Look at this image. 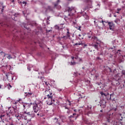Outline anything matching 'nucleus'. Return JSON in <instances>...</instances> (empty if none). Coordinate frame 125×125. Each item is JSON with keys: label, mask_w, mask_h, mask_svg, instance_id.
Segmentation results:
<instances>
[{"label": "nucleus", "mask_w": 125, "mask_h": 125, "mask_svg": "<svg viewBox=\"0 0 125 125\" xmlns=\"http://www.w3.org/2000/svg\"><path fill=\"white\" fill-rule=\"evenodd\" d=\"M23 117L24 120H28L27 122H31L32 121V119L36 117V114L34 113V111L28 112L25 111L24 112Z\"/></svg>", "instance_id": "2"}, {"label": "nucleus", "mask_w": 125, "mask_h": 125, "mask_svg": "<svg viewBox=\"0 0 125 125\" xmlns=\"http://www.w3.org/2000/svg\"><path fill=\"white\" fill-rule=\"evenodd\" d=\"M118 116L119 117V120L120 121H123V116H122V114L119 113L118 114Z\"/></svg>", "instance_id": "20"}, {"label": "nucleus", "mask_w": 125, "mask_h": 125, "mask_svg": "<svg viewBox=\"0 0 125 125\" xmlns=\"http://www.w3.org/2000/svg\"><path fill=\"white\" fill-rule=\"evenodd\" d=\"M108 25H109V29L111 30V31H113L115 27L114 23L113 22H108Z\"/></svg>", "instance_id": "9"}, {"label": "nucleus", "mask_w": 125, "mask_h": 125, "mask_svg": "<svg viewBox=\"0 0 125 125\" xmlns=\"http://www.w3.org/2000/svg\"><path fill=\"white\" fill-rule=\"evenodd\" d=\"M43 8L45 9L46 12V11H53L54 8L50 6H47V5L45 4L43 5Z\"/></svg>", "instance_id": "8"}, {"label": "nucleus", "mask_w": 125, "mask_h": 125, "mask_svg": "<svg viewBox=\"0 0 125 125\" xmlns=\"http://www.w3.org/2000/svg\"><path fill=\"white\" fill-rule=\"evenodd\" d=\"M72 59H73V61H76V60H77V58H75L74 57H71Z\"/></svg>", "instance_id": "32"}, {"label": "nucleus", "mask_w": 125, "mask_h": 125, "mask_svg": "<svg viewBox=\"0 0 125 125\" xmlns=\"http://www.w3.org/2000/svg\"><path fill=\"white\" fill-rule=\"evenodd\" d=\"M88 39H91V40H92V37H91V36H88Z\"/></svg>", "instance_id": "36"}, {"label": "nucleus", "mask_w": 125, "mask_h": 125, "mask_svg": "<svg viewBox=\"0 0 125 125\" xmlns=\"http://www.w3.org/2000/svg\"><path fill=\"white\" fill-rule=\"evenodd\" d=\"M69 105H71V103H70L69 104Z\"/></svg>", "instance_id": "58"}, {"label": "nucleus", "mask_w": 125, "mask_h": 125, "mask_svg": "<svg viewBox=\"0 0 125 125\" xmlns=\"http://www.w3.org/2000/svg\"><path fill=\"white\" fill-rule=\"evenodd\" d=\"M91 114H92V112L91 111V110L88 111V109H86L85 110V114L87 115V116H88V117H89Z\"/></svg>", "instance_id": "17"}, {"label": "nucleus", "mask_w": 125, "mask_h": 125, "mask_svg": "<svg viewBox=\"0 0 125 125\" xmlns=\"http://www.w3.org/2000/svg\"><path fill=\"white\" fill-rule=\"evenodd\" d=\"M59 2H60V0H57V3L54 4V7L55 8H57L58 9H59V8H61V6L58 5V3H59Z\"/></svg>", "instance_id": "13"}, {"label": "nucleus", "mask_w": 125, "mask_h": 125, "mask_svg": "<svg viewBox=\"0 0 125 125\" xmlns=\"http://www.w3.org/2000/svg\"><path fill=\"white\" fill-rule=\"evenodd\" d=\"M50 89L46 90L44 91V95L45 96L47 97V98H52L53 96H52V92H50Z\"/></svg>", "instance_id": "6"}, {"label": "nucleus", "mask_w": 125, "mask_h": 125, "mask_svg": "<svg viewBox=\"0 0 125 125\" xmlns=\"http://www.w3.org/2000/svg\"><path fill=\"white\" fill-rule=\"evenodd\" d=\"M88 46V43H82V46L83 48H86L87 46Z\"/></svg>", "instance_id": "19"}, {"label": "nucleus", "mask_w": 125, "mask_h": 125, "mask_svg": "<svg viewBox=\"0 0 125 125\" xmlns=\"http://www.w3.org/2000/svg\"><path fill=\"white\" fill-rule=\"evenodd\" d=\"M45 83L46 85H48V83L46 82H45Z\"/></svg>", "instance_id": "42"}, {"label": "nucleus", "mask_w": 125, "mask_h": 125, "mask_svg": "<svg viewBox=\"0 0 125 125\" xmlns=\"http://www.w3.org/2000/svg\"><path fill=\"white\" fill-rule=\"evenodd\" d=\"M103 22H104V21H102V23H103Z\"/></svg>", "instance_id": "62"}, {"label": "nucleus", "mask_w": 125, "mask_h": 125, "mask_svg": "<svg viewBox=\"0 0 125 125\" xmlns=\"http://www.w3.org/2000/svg\"><path fill=\"white\" fill-rule=\"evenodd\" d=\"M100 106L102 108H105L106 107V101H105L104 100H102L100 102Z\"/></svg>", "instance_id": "10"}, {"label": "nucleus", "mask_w": 125, "mask_h": 125, "mask_svg": "<svg viewBox=\"0 0 125 125\" xmlns=\"http://www.w3.org/2000/svg\"><path fill=\"white\" fill-rule=\"evenodd\" d=\"M41 80L43 82V80H44V77H41Z\"/></svg>", "instance_id": "34"}, {"label": "nucleus", "mask_w": 125, "mask_h": 125, "mask_svg": "<svg viewBox=\"0 0 125 125\" xmlns=\"http://www.w3.org/2000/svg\"><path fill=\"white\" fill-rule=\"evenodd\" d=\"M120 10H121V9H119V8L117 9V11H120Z\"/></svg>", "instance_id": "47"}, {"label": "nucleus", "mask_w": 125, "mask_h": 125, "mask_svg": "<svg viewBox=\"0 0 125 125\" xmlns=\"http://www.w3.org/2000/svg\"><path fill=\"white\" fill-rule=\"evenodd\" d=\"M114 17H117V16L116 15H114Z\"/></svg>", "instance_id": "57"}, {"label": "nucleus", "mask_w": 125, "mask_h": 125, "mask_svg": "<svg viewBox=\"0 0 125 125\" xmlns=\"http://www.w3.org/2000/svg\"><path fill=\"white\" fill-rule=\"evenodd\" d=\"M22 3H23V4H26L27 3L26 2H25V1H23L22 2Z\"/></svg>", "instance_id": "44"}, {"label": "nucleus", "mask_w": 125, "mask_h": 125, "mask_svg": "<svg viewBox=\"0 0 125 125\" xmlns=\"http://www.w3.org/2000/svg\"><path fill=\"white\" fill-rule=\"evenodd\" d=\"M116 71V69H114L113 73H115V71Z\"/></svg>", "instance_id": "56"}, {"label": "nucleus", "mask_w": 125, "mask_h": 125, "mask_svg": "<svg viewBox=\"0 0 125 125\" xmlns=\"http://www.w3.org/2000/svg\"><path fill=\"white\" fill-rule=\"evenodd\" d=\"M76 64H77V62H71L70 65H76Z\"/></svg>", "instance_id": "29"}, {"label": "nucleus", "mask_w": 125, "mask_h": 125, "mask_svg": "<svg viewBox=\"0 0 125 125\" xmlns=\"http://www.w3.org/2000/svg\"><path fill=\"white\" fill-rule=\"evenodd\" d=\"M116 13H119V11H118L117 12H116Z\"/></svg>", "instance_id": "53"}, {"label": "nucleus", "mask_w": 125, "mask_h": 125, "mask_svg": "<svg viewBox=\"0 0 125 125\" xmlns=\"http://www.w3.org/2000/svg\"><path fill=\"white\" fill-rule=\"evenodd\" d=\"M79 38L80 40H83V36H82V35L79 34Z\"/></svg>", "instance_id": "25"}, {"label": "nucleus", "mask_w": 125, "mask_h": 125, "mask_svg": "<svg viewBox=\"0 0 125 125\" xmlns=\"http://www.w3.org/2000/svg\"><path fill=\"white\" fill-rule=\"evenodd\" d=\"M121 21L119 20V19H117V20H115V21H114V22H115V23H116V24H119V23H120V21Z\"/></svg>", "instance_id": "24"}, {"label": "nucleus", "mask_w": 125, "mask_h": 125, "mask_svg": "<svg viewBox=\"0 0 125 125\" xmlns=\"http://www.w3.org/2000/svg\"><path fill=\"white\" fill-rule=\"evenodd\" d=\"M5 117L4 119H5V122H9L11 120V118H10V115H9V114H7L6 115H5Z\"/></svg>", "instance_id": "16"}, {"label": "nucleus", "mask_w": 125, "mask_h": 125, "mask_svg": "<svg viewBox=\"0 0 125 125\" xmlns=\"http://www.w3.org/2000/svg\"><path fill=\"white\" fill-rule=\"evenodd\" d=\"M53 122L55 125H61V124L60 123V120L58 118H55L54 119Z\"/></svg>", "instance_id": "11"}, {"label": "nucleus", "mask_w": 125, "mask_h": 125, "mask_svg": "<svg viewBox=\"0 0 125 125\" xmlns=\"http://www.w3.org/2000/svg\"><path fill=\"white\" fill-rule=\"evenodd\" d=\"M0 88H1V85H0Z\"/></svg>", "instance_id": "63"}, {"label": "nucleus", "mask_w": 125, "mask_h": 125, "mask_svg": "<svg viewBox=\"0 0 125 125\" xmlns=\"http://www.w3.org/2000/svg\"><path fill=\"white\" fill-rule=\"evenodd\" d=\"M92 41L94 42V43L92 44V46L94 47L96 49L98 50V46L99 45V40L97 37L95 36L92 37Z\"/></svg>", "instance_id": "4"}, {"label": "nucleus", "mask_w": 125, "mask_h": 125, "mask_svg": "<svg viewBox=\"0 0 125 125\" xmlns=\"http://www.w3.org/2000/svg\"><path fill=\"white\" fill-rule=\"evenodd\" d=\"M85 2H89V4H88L86 9H88L89 8H91L92 7V5L91 4V0H84Z\"/></svg>", "instance_id": "12"}, {"label": "nucleus", "mask_w": 125, "mask_h": 125, "mask_svg": "<svg viewBox=\"0 0 125 125\" xmlns=\"http://www.w3.org/2000/svg\"><path fill=\"white\" fill-rule=\"evenodd\" d=\"M123 74L125 76V70L123 71Z\"/></svg>", "instance_id": "37"}, {"label": "nucleus", "mask_w": 125, "mask_h": 125, "mask_svg": "<svg viewBox=\"0 0 125 125\" xmlns=\"http://www.w3.org/2000/svg\"><path fill=\"white\" fill-rule=\"evenodd\" d=\"M50 99H51V102H54L55 101L54 100V99H52V98H50Z\"/></svg>", "instance_id": "35"}, {"label": "nucleus", "mask_w": 125, "mask_h": 125, "mask_svg": "<svg viewBox=\"0 0 125 125\" xmlns=\"http://www.w3.org/2000/svg\"><path fill=\"white\" fill-rule=\"evenodd\" d=\"M74 112H77V110H76V109H74Z\"/></svg>", "instance_id": "51"}, {"label": "nucleus", "mask_w": 125, "mask_h": 125, "mask_svg": "<svg viewBox=\"0 0 125 125\" xmlns=\"http://www.w3.org/2000/svg\"><path fill=\"white\" fill-rule=\"evenodd\" d=\"M5 115H1L0 116V123H3V124H4V119L5 118Z\"/></svg>", "instance_id": "14"}, {"label": "nucleus", "mask_w": 125, "mask_h": 125, "mask_svg": "<svg viewBox=\"0 0 125 125\" xmlns=\"http://www.w3.org/2000/svg\"><path fill=\"white\" fill-rule=\"evenodd\" d=\"M13 1H12V2H13V1H14V0H12Z\"/></svg>", "instance_id": "64"}, {"label": "nucleus", "mask_w": 125, "mask_h": 125, "mask_svg": "<svg viewBox=\"0 0 125 125\" xmlns=\"http://www.w3.org/2000/svg\"><path fill=\"white\" fill-rule=\"evenodd\" d=\"M67 34H70V32H69V29H67Z\"/></svg>", "instance_id": "40"}, {"label": "nucleus", "mask_w": 125, "mask_h": 125, "mask_svg": "<svg viewBox=\"0 0 125 125\" xmlns=\"http://www.w3.org/2000/svg\"><path fill=\"white\" fill-rule=\"evenodd\" d=\"M87 83H90V81H89L88 80V81H87Z\"/></svg>", "instance_id": "50"}, {"label": "nucleus", "mask_w": 125, "mask_h": 125, "mask_svg": "<svg viewBox=\"0 0 125 125\" xmlns=\"http://www.w3.org/2000/svg\"><path fill=\"white\" fill-rule=\"evenodd\" d=\"M42 102H41L38 103H36V102L30 103V106H32L34 113H38V112L41 111V109H42Z\"/></svg>", "instance_id": "1"}, {"label": "nucleus", "mask_w": 125, "mask_h": 125, "mask_svg": "<svg viewBox=\"0 0 125 125\" xmlns=\"http://www.w3.org/2000/svg\"><path fill=\"white\" fill-rule=\"evenodd\" d=\"M75 45H83V43H76Z\"/></svg>", "instance_id": "28"}, {"label": "nucleus", "mask_w": 125, "mask_h": 125, "mask_svg": "<svg viewBox=\"0 0 125 125\" xmlns=\"http://www.w3.org/2000/svg\"><path fill=\"white\" fill-rule=\"evenodd\" d=\"M66 11H68L69 13L68 16H73L76 11L74 7H68L66 8Z\"/></svg>", "instance_id": "5"}, {"label": "nucleus", "mask_w": 125, "mask_h": 125, "mask_svg": "<svg viewBox=\"0 0 125 125\" xmlns=\"http://www.w3.org/2000/svg\"><path fill=\"white\" fill-rule=\"evenodd\" d=\"M10 113H11V114H12L13 113V115H15L16 118H17L18 121H20L21 119V116L16 115V114H17V110H16L15 108H13V112L10 110Z\"/></svg>", "instance_id": "7"}, {"label": "nucleus", "mask_w": 125, "mask_h": 125, "mask_svg": "<svg viewBox=\"0 0 125 125\" xmlns=\"http://www.w3.org/2000/svg\"><path fill=\"white\" fill-rule=\"evenodd\" d=\"M1 53H2V54H3L4 57H5V56H6L8 59H12V58L11 57V55L8 54H5V53L3 52L2 51L1 52Z\"/></svg>", "instance_id": "15"}, {"label": "nucleus", "mask_w": 125, "mask_h": 125, "mask_svg": "<svg viewBox=\"0 0 125 125\" xmlns=\"http://www.w3.org/2000/svg\"><path fill=\"white\" fill-rule=\"evenodd\" d=\"M100 112H103V110H101L100 111Z\"/></svg>", "instance_id": "61"}, {"label": "nucleus", "mask_w": 125, "mask_h": 125, "mask_svg": "<svg viewBox=\"0 0 125 125\" xmlns=\"http://www.w3.org/2000/svg\"><path fill=\"white\" fill-rule=\"evenodd\" d=\"M66 36L68 38L69 40H71V36L70 35V34H66Z\"/></svg>", "instance_id": "30"}, {"label": "nucleus", "mask_w": 125, "mask_h": 125, "mask_svg": "<svg viewBox=\"0 0 125 125\" xmlns=\"http://www.w3.org/2000/svg\"><path fill=\"white\" fill-rule=\"evenodd\" d=\"M9 67L10 68H11V66H10V65H9Z\"/></svg>", "instance_id": "59"}, {"label": "nucleus", "mask_w": 125, "mask_h": 125, "mask_svg": "<svg viewBox=\"0 0 125 125\" xmlns=\"http://www.w3.org/2000/svg\"><path fill=\"white\" fill-rule=\"evenodd\" d=\"M65 109H67V110H69V108L67 107V106H65Z\"/></svg>", "instance_id": "45"}, {"label": "nucleus", "mask_w": 125, "mask_h": 125, "mask_svg": "<svg viewBox=\"0 0 125 125\" xmlns=\"http://www.w3.org/2000/svg\"><path fill=\"white\" fill-rule=\"evenodd\" d=\"M18 15H19V14H15L14 16V19H13V20H15V21H16V20H17V19H16V18H17V16Z\"/></svg>", "instance_id": "22"}, {"label": "nucleus", "mask_w": 125, "mask_h": 125, "mask_svg": "<svg viewBox=\"0 0 125 125\" xmlns=\"http://www.w3.org/2000/svg\"><path fill=\"white\" fill-rule=\"evenodd\" d=\"M40 116V113L39 112L37 114L36 117H39Z\"/></svg>", "instance_id": "39"}, {"label": "nucleus", "mask_w": 125, "mask_h": 125, "mask_svg": "<svg viewBox=\"0 0 125 125\" xmlns=\"http://www.w3.org/2000/svg\"><path fill=\"white\" fill-rule=\"evenodd\" d=\"M98 77H99V75H95V77L96 78V79H98Z\"/></svg>", "instance_id": "38"}, {"label": "nucleus", "mask_w": 125, "mask_h": 125, "mask_svg": "<svg viewBox=\"0 0 125 125\" xmlns=\"http://www.w3.org/2000/svg\"><path fill=\"white\" fill-rule=\"evenodd\" d=\"M9 85L10 87H12L11 85H10V84H9Z\"/></svg>", "instance_id": "54"}, {"label": "nucleus", "mask_w": 125, "mask_h": 125, "mask_svg": "<svg viewBox=\"0 0 125 125\" xmlns=\"http://www.w3.org/2000/svg\"><path fill=\"white\" fill-rule=\"evenodd\" d=\"M62 39H63V40H67L69 39L66 36H64L62 38Z\"/></svg>", "instance_id": "26"}, {"label": "nucleus", "mask_w": 125, "mask_h": 125, "mask_svg": "<svg viewBox=\"0 0 125 125\" xmlns=\"http://www.w3.org/2000/svg\"><path fill=\"white\" fill-rule=\"evenodd\" d=\"M83 120L84 124L86 125H91V123H90V122L88 121V119L86 118H83Z\"/></svg>", "instance_id": "18"}, {"label": "nucleus", "mask_w": 125, "mask_h": 125, "mask_svg": "<svg viewBox=\"0 0 125 125\" xmlns=\"http://www.w3.org/2000/svg\"><path fill=\"white\" fill-rule=\"evenodd\" d=\"M75 115H76V113H73V116H75Z\"/></svg>", "instance_id": "49"}, {"label": "nucleus", "mask_w": 125, "mask_h": 125, "mask_svg": "<svg viewBox=\"0 0 125 125\" xmlns=\"http://www.w3.org/2000/svg\"><path fill=\"white\" fill-rule=\"evenodd\" d=\"M2 76H3V81H6L7 80L9 82L13 81V76L12 74L10 73H5L4 70H2Z\"/></svg>", "instance_id": "3"}, {"label": "nucleus", "mask_w": 125, "mask_h": 125, "mask_svg": "<svg viewBox=\"0 0 125 125\" xmlns=\"http://www.w3.org/2000/svg\"><path fill=\"white\" fill-rule=\"evenodd\" d=\"M28 94H29V95H32V94H33V93H28Z\"/></svg>", "instance_id": "43"}, {"label": "nucleus", "mask_w": 125, "mask_h": 125, "mask_svg": "<svg viewBox=\"0 0 125 125\" xmlns=\"http://www.w3.org/2000/svg\"><path fill=\"white\" fill-rule=\"evenodd\" d=\"M92 71H95V69H93Z\"/></svg>", "instance_id": "60"}, {"label": "nucleus", "mask_w": 125, "mask_h": 125, "mask_svg": "<svg viewBox=\"0 0 125 125\" xmlns=\"http://www.w3.org/2000/svg\"><path fill=\"white\" fill-rule=\"evenodd\" d=\"M81 75V74L78 73V72H74V76H75V77H78V76H80Z\"/></svg>", "instance_id": "23"}, {"label": "nucleus", "mask_w": 125, "mask_h": 125, "mask_svg": "<svg viewBox=\"0 0 125 125\" xmlns=\"http://www.w3.org/2000/svg\"><path fill=\"white\" fill-rule=\"evenodd\" d=\"M109 69L110 73H112V69L111 68L109 67Z\"/></svg>", "instance_id": "41"}, {"label": "nucleus", "mask_w": 125, "mask_h": 125, "mask_svg": "<svg viewBox=\"0 0 125 125\" xmlns=\"http://www.w3.org/2000/svg\"><path fill=\"white\" fill-rule=\"evenodd\" d=\"M26 106H27V104H23V107L24 109H25Z\"/></svg>", "instance_id": "33"}, {"label": "nucleus", "mask_w": 125, "mask_h": 125, "mask_svg": "<svg viewBox=\"0 0 125 125\" xmlns=\"http://www.w3.org/2000/svg\"><path fill=\"white\" fill-rule=\"evenodd\" d=\"M100 94L101 95H104V96H107V95H106V94L104 93V92H100Z\"/></svg>", "instance_id": "27"}, {"label": "nucleus", "mask_w": 125, "mask_h": 125, "mask_svg": "<svg viewBox=\"0 0 125 125\" xmlns=\"http://www.w3.org/2000/svg\"><path fill=\"white\" fill-rule=\"evenodd\" d=\"M50 17H47V20H49V19H50Z\"/></svg>", "instance_id": "46"}, {"label": "nucleus", "mask_w": 125, "mask_h": 125, "mask_svg": "<svg viewBox=\"0 0 125 125\" xmlns=\"http://www.w3.org/2000/svg\"><path fill=\"white\" fill-rule=\"evenodd\" d=\"M73 115L70 116V118H73Z\"/></svg>", "instance_id": "52"}, {"label": "nucleus", "mask_w": 125, "mask_h": 125, "mask_svg": "<svg viewBox=\"0 0 125 125\" xmlns=\"http://www.w3.org/2000/svg\"><path fill=\"white\" fill-rule=\"evenodd\" d=\"M96 60H102V59H101V58L98 57L96 58Z\"/></svg>", "instance_id": "31"}, {"label": "nucleus", "mask_w": 125, "mask_h": 125, "mask_svg": "<svg viewBox=\"0 0 125 125\" xmlns=\"http://www.w3.org/2000/svg\"><path fill=\"white\" fill-rule=\"evenodd\" d=\"M67 114H69V113H70V110H68V111H67Z\"/></svg>", "instance_id": "48"}, {"label": "nucleus", "mask_w": 125, "mask_h": 125, "mask_svg": "<svg viewBox=\"0 0 125 125\" xmlns=\"http://www.w3.org/2000/svg\"><path fill=\"white\" fill-rule=\"evenodd\" d=\"M111 117L109 116L108 117L106 118V123H110V122H111Z\"/></svg>", "instance_id": "21"}, {"label": "nucleus", "mask_w": 125, "mask_h": 125, "mask_svg": "<svg viewBox=\"0 0 125 125\" xmlns=\"http://www.w3.org/2000/svg\"><path fill=\"white\" fill-rule=\"evenodd\" d=\"M114 111H117V108L114 109Z\"/></svg>", "instance_id": "55"}]
</instances>
